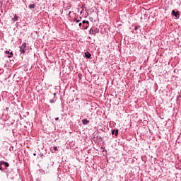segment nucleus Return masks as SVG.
<instances>
[{
    "mask_svg": "<svg viewBox=\"0 0 181 181\" xmlns=\"http://www.w3.org/2000/svg\"><path fill=\"white\" fill-rule=\"evenodd\" d=\"M79 28L83 30H87L88 29V26H90V22L88 21L83 20L82 23H79Z\"/></svg>",
    "mask_w": 181,
    "mask_h": 181,
    "instance_id": "1",
    "label": "nucleus"
},
{
    "mask_svg": "<svg viewBox=\"0 0 181 181\" xmlns=\"http://www.w3.org/2000/svg\"><path fill=\"white\" fill-rule=\"evenodd\" d=\"M2 165H4L5 168H9V163H8L5 160L0 161V170H1V172H6V171H5L4 168H2Z\"/></svg>",
    "mask_w": 181,
    "mask_h": 181,
    "instance_id": "2",
    "label": "nucleus"
},
{
    "mask_svg": "<svg viewBox=\"0 0 181 181\" xmlns=\"http://www.w3.org/2000/svg\"><path fill=\"white\" fill-rule=\"evenodd\" d=\"M20 52L22 54L26 53V42H23L21 46H20Z\"/></svg>",
    "mask_w": 181,
    "mask_h": 181,
    "instance_id": "3",
    "label": "nucleus"
},
{
    "mask_svg": "<svg viewBox=\"0 0 181 181\" xmlns=\"http://www.w3.org/2000/svg\"><path fill=\"white\" fill-rule=\"evenodd\" d=\"M90 35H93L95 36L96 33H100V29L95 28H90L89 30Z\"/></svg>",
    "mask_w": 181,
    "mask_h": 181,
    "instance_id": "4",
    "label": "nucleus"
},
{
    "mask_svg": "<svg viewBox=\"0 0 181 181\" xmlns=\"http://www.w3.org/2000/svg\"><path fill=\"white\" fill-rule=\"evenodd\" d=\"M171 15L172 16H175V18H176L177 19H179L180 16V12L176 10H173L171 12Z\"/></svg>",
    "mask_w": 181,
    "mask_h": 181,
    "instance_id": "5",
    "label": "nucleus"
},
{
    "mask_svg": "<svg viewBox=\"0 0 181 181\" xmlns=\"http://www.w3.org/2000/svg\"><path fill=\"white\" fill-rule=\"evenodd\" d=\"M119 132V130L118 129H114L111 131V134L112 135V137L115 138V136H118V134Z\"/></svg>",
    "mask_w": 181,
    "mask_h": 181,
    "instance_id": "6",
    "label": "nucleus"
},
{
    "mask_svg": "<svg viewBox=\"0 0 181 181\" xmlns=\"http://www.w3.org/2000/svg\"><path fill=\"white\" fill-rule=\"evenodd\" d=\"M6 54L7 55L8 59H11V57H13V52L12 50L9 49L8 51H5Z\"/></svg>",
    "mask_w": 181,
    "mask_h": 181,
    "instance_id": "7",
    "label": "nucleus"
},
{
    "mask_svg": "<svg viewBox=\"0 0 181 181\" xmlns=\"http://www.w3.org/2000/svg\"><path fill=\"white\" fill-rule=\"evenodd\" d=\"M83 57H85L86 59H91V53L88 52V51L85 52Z\"/></svg>",
    "mask_w": 181,
    "mask_h": 181,
    "instance_id": "8",
    "label": "nucleus"
},
{
    "mask_svg": "<svg viewBox=\"0 0 181 181\" xmlns=\"http://www.w3.org/2000/svg\"><path fill=\"white\" fill-rule=\"evenodd\" d=\"M18 19H19V16H18V15L15 14L14 17L11 19V22H13V23H15V22H16V21H18Z\"/></svg>",
    "mask_w": 181,
    "mask_h": 181,
    "instance_id": "9",
    "label": "nucleus"
},
{
    "mask_svg": "<svg viewBox=\"0 0 181 181\" xmlns=\"http://www.w3.org/2000/svg\"><path fill=\"white\" fill-rule=\"evenodd\" d=\"M83 125H88L90 124V120H88L87 119H83L82 120Z\"/></svg>",
    "mask_w": 181,
    "mask_h": 181,
    "instance_id": "10",
    "label": "nucleus"
},
{
    "mask_svg": "<svg viewBox=\"0 0 181 181\" xmlns=\"http://www.w3.org/2000/svg\"><path fill=\"white\" fill-rule=\"evenodd\" d=\"M57 100V98L54 97L52 99L49 100V103H51V104H54V103H56Z\"/></svg>",
    "mask_w": 181,
    "mask_h": 181,
    "instance_id": "11",
    "label": "nucleus"
},
{
    "mask_svg": "<svg viewBox=\"0 0 181 181\" xmlns=\"http://www.w3.org/2000/svg\"><path fill=\"white\" fill-rule=\"evenodd\" d=\"M52 148L51 147V152H52V153H54V152L59 151V148H57V146H54L53 147V150H52Z\"/></svg>",
    "mask_w": 181,
    "mask_h": 181,
    "instance_id": "12",
    "label": "nucleus"
},
{
    "mask_svg": "<svg viewBox=\"0 0 181 181\" xmlns=\"http://www.w3.org/2000/svg\"><path fill=\"white\" fill-rule=\"evenodd\" d=\"M35 6L36 5L35 4H29L28 8L29 9H35Z\"/></svg>",
    "mask_w": 181,
    "mask_h": 181,
    "instance_id": "13",
    "label": "nucleus"
},
{
    "mask_svg": "<svg viewBox=\"0 0 181 181\" xmlns=\"http://www.w3.org/2000/svg\"><path fill=\"white\" fill-rule=\"evenodd\" d=\"M81 20H78L76 19V18H74V19H73V22H76V23H78V22H81Z\"/></svg>",
    "mask_w": 181,
    "mask_h": 181,
    "instance_id": "14",
    "label": "nucleus"
},
{
    "mask_svg": "<svg viewBox=\"0 0 181 181\" xmlns=\"http://www.w3.org/2000/svg\"><path fill=\"white\" fill-rule=\"evenodd\" d=\"M141 28V25H137L134 27V30H138Z\"/></svg>",
    "mask_w": 181,
    "mask_h": 181,
    "instance_id": "15",
    "label": "nucleus"
},
{
    "mask_svg": "<svg viewBox=\"0 0 181 181\" xmlns=\"http://www.w3.org/2000/svg\"><path fill=\"white\" fill-rule=\"evenodd\" d=\"M98 141H103V137L97 136Z\"/></svg>",
    "mask_w": 181,
    "mask_h": 181,
    "instance_id": "16",
    "label": "nucleus"
},
{
    "mask_svg": "<svg viewBox=\"0 0 181 181\" xmlns=\"http://www.w3.org/2000/svg\"><path fill=\"white\" fill-rule=\"evenodd\" d=\"M39 156H40V158H41L42 159H43V158H45V156L43 155L42 153H40Z\"/></svg>",
    "mask_w": 181,
    "mask_h": 181,
    "instance_id": "17",
    "label": "nucleus"
},
{
    "mask_svg": "<svg viewBox=\"0 0 181 181\" xmlns=\"http://www.w3.org/2000/svg\"><path fill=\"white\" fill-rule=\"evenodd\" d=\"M78 77L80 78V80H81V74H78Z\"/></svg>",
    "mask_w": 181,
    "mask_h": 181,
    "instance_id": "18",
    "label": "nucleus"
},
{
    "mask_svg": "<svg viewBox=\"0 0 181 181\" xmlns=\"http://www.w3.org/2000/svg\"><path fill=\"white\" fill-rule=\"evenodd\" d=\"M6 111H9V107H6Z\"/></svg>",
    "mask_w": 181,
    "mask_h": 181,
    "instance_id": "19",
    "label": "nucleus"
},
{
    "mask_svg": "<svg viewBox=\"0 0 181 181\" xmlns=\"http://www.w3.org/2000/svg\"><path fill=\"white\" fill-rule=\"evenodd\" d=\"M55 121H59V117H56Z\"/></svg>",
    "mask_w": 181,
    "mask_h": 181,
    "instance_id": "20",
    "label": "nucleus"
},
{
    "mask_svg": "<svg viewBox=\"0 0 181 181\" xmlns=\"http://www.w3.org/2000/svg\"><path fill=\"white\" fill-rule=\"evenodd\" d=\"M53 95H54V97H56L57 93H53Z\"/></svg>",
    "mask_w": 181,
    "mask_h": 181,
    "instance_id": "21",
    "label": "nucleus"
},
{
    "mask_svg": "<svg viewBox=\"0 0 181 181\" xmlns=\"http://www.w3.org/2000/svg\"><path fill=\"white\" fill-rule=\"evenodd\" d=\"M26 124H27V125H29V124H30V122H27Z\"/></svg>",
    "mask_w": 181,
    "mask_h": 181,
    "instance_id": "22",
    "label": "nucleus"
},
{
    "mask_svg": "<svg viewBox=\"0 0 181 181\" xmlns=\"http://www.w3.org/2000/svg\"><path fill=\"white\" fill-rule=\"evenodd\" d=\"M71 13V11H69V16H70V14Z\"/></svg>",
    "mask_w": 181,
    "mask_h": 181,
    "instance_id": "23",
    "label": "nucleus"
},
{
    "mask_svg": "<svg viewBox=\"0 0 181 181\" xmlns=\"http://www.w3.org/2000/svg\"><path fill=\"white\" fill-rule=\"evenodd\" d=\"M101 149H105V147H101Z\"/></svg>",
    "mask_w": 181,
    "mask_h": 181,
    "instance_id": "24",
    "label": "nucleus"
},
{
    "mask_svg": "<svg viewBox=\"0 0 181 181\" xmlns=\"http://www.w3.org/2000/svg\"><path fill=\"white\" fill-rule=\"evenodd\" d=\"M33 156H36V153H33Z\"/></svg>",
    "mask_w": 181,
    "mask_h": 181,
    "instance_id": "25",
    "label": "nucleus"
},
{
    "mask_svg": "<svg viewBox=\"0 0 181 181\" xmlns=\"http://www.w3.org/2000/svg\"><path fill=\"white\" fill-rule=\"evenodd\" d=\"M103 152H107V150H103Z\"/></svg>",
    "mask_w": 181,
    "mask_h": 181,
    "instance_id": "26",
    "label": "nucleus"
},
{
    "mask_svg": "<svg viewBox=\"0 0 181 181\" xmlns=\"http://www.w3.org/2000/svg\"><path fill=\"white\" fill-rule=\"evenodd\" d=\"M23 26L25 27V26H26V25H24Z\"/></svg>",
    "mask_w": 181,
    "mask_h": 181,
    "instance_id": "27",
    "label": "nucleus"
},
{
    "mask_svg": "<svg viewBox=\"0 0 181 181\" xmlns=\"http://www.w3.org/2000/svg\"><path fill=\"white\" fill-rule=\"evenodd\" d=\"M176 169H177V166H176Z\"/></svg>",
    "mask_w": 181,
    "mask_h": 181,
    "instance_id": "28",
    "label": "nucleus"
}]
</instances>
